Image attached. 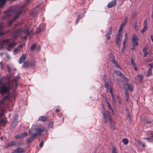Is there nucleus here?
Here are the masks:
<instances>
[{"label":"nucleus","mask_w":153,"mask_h":153,"mask_svg":"<svg viewBox=\"0 0 153 153\" xmlns=\"http://www.w3.org/2000/svg\"><path fill=\"white\" fill-rule=\"evenodd\" d=\"M20 8L18 6L11 7L9 10L6 11L3 17V19H8L9 17L15 15L14 17L7 24L8 26H10L13 22L22 13L20 11Z\"/></svg>","instance_id":"obj_1"},{"label":"nucleus","mask_w":153,"mask_h":153,"mask_svg":"<svg viewBox=\"0 0 153 153\" xmlns=\"http://www.w3.org/2000/svg\"><path fill=\"white\" fill-rule=\"evenodd\" d=\"M35 131L36 132L34 134H36V136H37V135H40L41 134V132H47L48 131V130L43 128H38L36 129L35 128H31L29 130V134H30L32 133H34Z\"/></svg>","instance_id":"obj_2"},{"label":"nucleus","mask_w":153,"mask_h":153,"mask_svg":"<svg viewBox=\"0 0 153 153\" xmlns=\"http://www.w3.org/2000/svg\"><path fill=\"white\" fill-rule=\"evenodd\" d=\"M10 88V85H2L0 87V92L2 94L9 93Z\"/></svg>","instance_id":"obj_3"},{"label":"nucleus","mask_w":153,"mask_h":153,"mask_svg":"<svg viewBox=\"0 0 153 153\" xmlns=\"http://www.w3.org/2000/svg\"><path fill=\"white\" fill-rule=\"evenodd\" d=\"M109 58L110 60L111 61L112 63L114 64L116 67L118 68L120 70H122V68L118 64L117 62L115 59V56L114 54L112 53H110L109 55Z\"/></svg>","instance_id":"obj_4"},{"label":"nucleus","mask_w":153,"mask_h":153,"mask_svg":"<svg viewBox=\"0 0 153 153\" xmlns=\"http://www.w3.org/2000/svg\"><path fill=\"white\" fill-rule=\"evenodd\" d=\"M147 19H146L144 21L143 24V27L141 31V33H143L145 32L148 29V26L147 22Z\"/></svg>","instance_id":"obj_5"},{"label":"nucleus","mask_w":153,"mask_h":153,"mask_svg":"<svg viewBox=\"0 0 153 153\" xmlns=\"http://www.w3.org/2000/svg\"><path fill=\"white\" fill-rule=\"evenodd\" d=\"M138 38L135 35H133L132 36L133 45L135 46L138 45L139 43L137 41Z\"/></svg>","instance_id":"obj_6"},{"label":"nucleus","mask_w":153,"mask_h":153,"mask_svg":"<svg viewBox=\"0 0 153 153\" xmlns=\"http://www.w3.org/2000/svg\"><path fill=\"white\" fill-rule=\"evenodd\" d=\"M25 150L24 149L20 148H18L16 149L13 150V153H22L24 152Z\"/></svg>","instance_id":"obj_7"},{"label":"nucleus","mask_w":153,"mask_h":153,"mask_svg":"<svg viewBox=\"0 0 153 153\" xmlns=\"http://www.w3.org/2000/svg\"><path fill=\"white\" fill-rule=\"evenodd\" d=\"M32 133L30 134H31V136L27 140V141L28 143H30L32 142L34 139L36 138L37 136H36V134H32Z\"/></svg>","instance_id":"obj_8"},{"label":"nucleus","mask_w":153,"mask_h":153,"mask_svg":"<svg viewBox=\"0 0 153 153\" xmlns=\"http://www.w3.org/2000/svg\"><path fill=\"white\" fill-rule=\"evenodd\" d=\"M29 28L28 26H26L25 27L22 28V31L25 33L27 36H28L30 34V32L29 31Z\"/></svg>","instance_id":"obj_9"},{"label":"nucleus","mask_w":153,"mask_h":153,"mask_svg":"<svg viewBox=\"0 0 153 153\" xmlns=\"http://www.w3.org/2000/svg\"><path fill=\"white\" fill-rule=\"evenodd\" d=\"M116 3V0H113L111 2L108 4L107 7L108 8H111L115 6Z\"/></svg>","instance_id":"obj_10"},{"label":"nucleus","mask_w":153,"mask_h":153,"mask_svg":"<svg viewBox=\"0 0 153 153\" xmlns=\"http://www.w3.org/2000/svg\"><path fill=\"white\" fill-rule=\"evenodd\" d=\"M16 44L15 42L10 43L7 46V50L9 51H11L12 48L15 47Z\"/></svg>","instance_id":"obj_11"},{"label":"nucleus","mask_w":153,"mask_h":153,"mask_svg":"<svg viewBox=\"0 0 153 153\" xmlns=\"http://www.w3.org/2000/svg\"><path fill=\"white\" fill-rule=\"evenodd\" d=\"M121 33H118L116 36V38L115 39V41L116 44L118 45H120V38Z\"/></svg>","instance_id":"obj_12"},{"label":"nucleus","mask_w":153,"mask_h":153,"mask_svg":"<svg viewBox=\"0 0 153 153\" xmlns=\"http://www.w3.org/2000/svg\"><path fill=\"white\" fill-rule=\"evenodd\" d=\"M45 27V25L44 24H41L39 27V28L37 30L36 33H39L43 30Z\"/></svg>","instance_id":"obj_13"},{"label":"nucleus","mask_w":153,"mask_h":153,"mask_svg":"<svg viewBox=\"0 0 153 153\" xmlns=\"http://www.w3.org/2000/svg\"><path fill=\"white\" fill-rule=\"evenodd\" d=\"M134 59L133 57L131 58V64L133 67L134 69L136 71L137 70V67L136 63L134 62Z\"/></svg>","instance_id":"obj_14"},{"label":"nucleus","mask_w":153,"mask_h":153,"mask_svg":"<svg viewBox=\"0 0 153 153\" xmlns=\"http://www.w3.org/2000/svg\"><path fill=\"white\" fill-rule=\"evenodd\" d=\"M102 113L103 114V117H108V113L110 114L109 112L107 111H105V108L103 106H102Z\"/></svg>","instance_id":"obj_15"},{"label":"nucleus","mask_w":153,"mask_h":153,"mask_svg":"<svg viewBox=\"0 0 153 153\" xmlns=\"http://www.w3.org/2000/svg\"><path fill=\"white\" fill-rule=\"evenodd\" d=\"M143 52L144 53V56L145 57H146L149 53L148 51H150L149 49L147 47H144L143 49Z\"/></svg>","instance_id":"obj_16"},{"label":"nucleus","mask_w":153,"mask_h":153,"mask_svg":"<svg viewBox=\"0 0 153 153\" xmlns=\"http://www.w3.org/2000/svg\"><path fill=\"white\" fill-rule=\"evenodd\" d=\"M16 145V142L13 141H12L10 143H8L7 145L5 146V148H8L11 147Z\"/></svg>","instance_id":"obj_17"},{"label":"nucleus","mask_w":153,"mask_h":153,"mask_svg":"<svg viewBox=\"0 0 153 153\" xmlns=\"http://www.w3.org/2000/svg\"><path fill=\"white\" fill-rule=\"evenodd\" d=\"M26 56L25 55L23 54L22 56H21L19 59V64H21L26 59Z\"/></svg>","instance_id":"obj_18"},{"label":"nucleus","mask_w":153,"mask_h":153,"mask_svg":"<svg viewBox=\"0 0 153 153\" xmlns=\"http://www.w3.org/2000/svg\"><path fill=\"white\" fill-rule=\"evenodd\" d=\"M124 92L126 101L128 102L129 100V95L128 90L127 89L125 90Z\"/></svg>","instance_id":"obj_19"},{"label":"nucleus","mask_w":153,"mask_h":153,"mask_svg":"<svg viewBox=\"0 0 153 153\" xmlns=\"http://www.w3.org/2000/svg\"><path fill=\"white\" fill-rule=\"evenodd\" d=\"M136 79L139 82H140L143 79V76L140 74L136 76Z\"/></svg>","instance_id":"obj_20"},{"label":"nucleus","mask_w":153,"mask_h":153,"mask_svg":"<svg viewBox=\"0 0 153 153\" xmlns=\"http://www.w3.org/2000/svg\"><path fill=\"white\" fill-rule=\"evenodd\" d=\"M38 120L43 122H45L47 121V118L45 116H41L39 118Z\"/></svg>","instance_id":"obj_21"},{"label":"nucleus","mask_w":153,"mask_h":153,"mask_svg":"<svg viewBox=\"0 0 153 153\" xmlns=\"http://www.w3.org/2000/svg\"><path fill=\"white\" fill-rule=\"evenodd\" d=\"M127 88L130 91H132L133 90V87L131 84H126Z\"/></svg>","instance_id":"obj_22"},{"label":"nucleus","mask_w":153,"mask_h":153,"mask_svg":"<svg viewBox=\"0 0 153 153\" xmlns=\"http://www.w3.org/2000/svg\"><path fill=\"white\" fill-rule=\"evenodd\" d=\"M128 21V18L127 17L125 18L124 19L122 22V23L121 24V25L124 27L126 25V22Z\"/></svg>","instance_id":"obj_23"},{"label":"nucleus","mask_w":153,"mask_h":153,"mask_svg":"<svg viewBox=\"0 0 153 153\" xmlns=\"http://www.w3.org/2000/svg\"><path fill=\"white\" fill-rule=\"evenodd\" d=\"M28 62L27 60L25 61L22 65L23 68H26L28 66Z\"/></svg>","instance_id":"obj_24"},{"label":"nucleus","mask_w":153,"mask_h":153,"mask_svg":"<svg viewBox=\"0 0 153 153\" xmlns=\"http://www.w3.org/2000/svg\"><path fill=\"white\" fill-rule=\"evenodd\" d=\"M105 103H106V104L108 105V106L109 108V109L111 111H113V109L111 106L110 105V103H109V102L107 100V99H106L105 101Z\"/></svg>","instance_id":"obj_25"},{"label":"nucleus","mask_w":153,"mask_h":153,"mask_svg":"<svg viewBox=\"0 0 153 153\" xmlns=\"http://www.w3.org/2000/svg\"><path fill=\"white\" fill-rule=\"evenodd\" d=\"M20 49L19 48H15L13 51V53L14 55L17 54L20 51Z\"/></svg>","instance_id":"obj_26"},{"label":"nucleus","mask_w":153,"mask_h":153,"mask_svg":"<svg viewBox=\"0 0 153 153\" xmlns=\"http://www.w3.org/2000/svg\"><path fill=\"white\" fill-rule=\"evenodd\" d=\"M18 115L17 114H15L13 117V121L17 122L18 120Z\"/></svg>","instance_id":"obj_27"},{"label":"nucleus","mask_w":153,"mask_h":153,"mask_svg":"<svg viewBox=\"0 0 153 153\" xmlns=\"http://www.w3.org/2000/svg\"><path fill=\"white\" fill-rule=\"evenodd\" d=\"M121 74L119 76L122 78L123 80H126V81H129V79L128 78H126L123 74L122 73L120 74Z\"/></svg>","instance_id":"obj_28"},{"label":"nucleus","mask_w":153,"mask_h":153,"mask_svg":"<svg viewBox=\"0 0 153 153\" xmlns=\"http://www.w3.org/2000/svg\"><path fill=\"white\" fill-rule=\"evenodd\" d=\"M128 40V39H124L122 51H123L125 48V44Z\"/></svg>","instance_id":"obj_29"},{"label":"nucleus","mask_w":153,"mask_h":153,"mask_svg":"<svg viewBox=\"0 0 153 153\" xmlns=\"http://www.w3.org/2000/svg\"><path fill=\"white\" fill-rule=\"evenodd\" d=\"M17 123V122H15L13 121V122L12 123L11 125L10 126V128H13L14 127H15Z\"/></svg>","instance_id":"obj_30"},{"label":"nucleus","mask_w":153,"mask_h":153,"mask_svg":"<svg viewBox=\"0 0 153 153\" xmlns=\"http://www.w3.org/2000/svg\"><path fill=\"white\" fill-rule=\"evenodd\" d=\"M108 118L109 119V122L110 123V124H111L113 123L112 122L113 120L111 118V115L110 114H108Z\"/></svg>","instance_id":"obj_31"},{"label":"nucleus","mask_w":153,"mask_h":153,"mask_svg":"<svg viewBox=\"0 0 153 153\" xmlns=\"http://www.w3.org/2000/svg\"><path fill=\"white\" fill-rule=\"evenodd\" d=\"M113 30L112 26H111L109 28L108 33H107L109 35H111L112 33V31Z\"/></svg>","instance_id":"obj_32"},{"label":"nucleus","mask_w":153,"mask_h":153,"mask_svg":"<svg viewBox=\"0 0 153 153\" xmlns=\"http://www.w3.org/2000/svg\"><path fill=\"white\" fill-rule=\"evenodd\" d=\"M10 97L9 94H7V95L4 96L2 98V101L3 102L5 101L7 99Z\"/></svg>","instance_id":"obj_33"},{"label":"nucleus","mask_w":153,"mask_h":153,"mask_svg":"<svg viewBox=\"0 0 153 153\" xmlns=\"http://www.w3.org/2000/svg\"><path fill=\"white\" fill-rule=\"evenodd\" d=\"M111 153H118L116 148L114 146L112 147V149L111 151Z\"/></svg>","instance_id":"obj_34"},{"label":"nucleus","mask_w":153,"mask_h":153,"mask_svg":"<svg viewBox=\"0 0 153 153\" xmlns=\"http://www.w3.org/2000/svg\"><path fill=\"white\" fill-rule=\"evenodd\" d=\"M111 35H109L107 33H106L105 35L106 37V41H108L110 40L111 39Z\"/></svg>","instance_id":"obj_35"},{"label":"nucleus","mask_w":153,"mask_h":153,"mask_svg":"<svg viewBox=\"0 0 153 153\" xmlns=\"http://www.w3.org/2000/svg\"><path fill=\"white\" fill-rule=\"evenodd\" d=\"M122 141L125 145H127L128 142V140L127 138L123 139Z\"/></svg>","instance_id":"obj_36"},{"label":"nucleus","mask_w":153,"mask_h":153,"mask_svg":"<svg viewBox=\"0 0 153 153\" xmlns=\"http://www.w3.org/2000/svg\"><path fill=\"white\" fill-rule=\"evenodd\" d=\"M36 47V44H33L30 48V51H33Z\"/></svg>","instance_id":"obj_37"},{"label":"nucleus","mask_w":153,"mask_h":153,"mask_svg":"<svg viewBox=\"0 0 153 153\" xmlns=\"http://www.w3.org/2000/svg\"><path fill=\"white\" fill-rule=\"evenodd\" d=\"M22 138H23L27 135L28 134L27 132H24L20 134Z\"/></svg>","instance_id":"obj_38"},{"label":"nucleus","mask_w":153,"mask_h":153,"mask_svg":"<svg viewBox=\"0 0 153 153\" xmlns=\"http://www.w3.org/2000/svg\"><path fill=\"white\" fill-rule=\"evenodd\" d=\"M109 92H110V93L111 94V97H112V100H113V101L114 102V101H115V98H114V95L113 94V92H112V90L111 89H110V90H109Z\"/></svg>","instance_id":"obj_39"},{"label":"nucleus","mask_w":153,"mask_h":153,"mask_svg":"<svg viewBox=\"0 0 153 153\" xmlns=\"http://www.w3.org/2000/svg\"><path fill=\"white\" fill-rule=\"evenodd\" d=\"M7 121L6 120L3 119H0V124L2 123L3 124H5L6 123Z\"/></svg>","instance_id":"obj_40"},{"label":"nucleus","mask_w":153,"mask_h":153,"mask_svg":"<svg viewBox=\"0 0 153 153\" xmlns=\"http://www.w3.org/2000/svg\"><path fill=\"white\" fill-rule=\"evenodd\" d=\"M114 73H115L117 75H118L119 76L121 74H120L122 73L120 71L116 70L114 71Z\"/></svg>","instance_id":"obj_41"},{"label":"nucleus","mask_w":153,"mask_h":153,"mask_svg":"<svg viewBox=\"0 0 153 153\" xmlns=\"http://www.w3.org/2000/svg\"><path fill=\"white\" fill-rule=\"evenodd\" d=\"M138 143L140 145H142L143 146V147H145V143H144L141 140H139Z\"/></svg>","instance_id":"obj_42"},{"label":"nucleus","mask_w":153,"mask_h":153,"mask_svg":"<svg viewBox=\"0 0 153 153\" xmlns=\"http://www.w3.org/2000/svg\"><path fill=\"white\" fill-rule=\"evenodd\" d=\"M53 123L52 122H50L48 124V126L49 128H53Z\"/></svg>","instance_id":"obj_43"},{"label":"nucleus","mask_w":153,"mask_h":153,"mask_svg":"<svg viewBox=\"0 0 153 153\" xmlns=\"http://www.w3.org/2000/svg\"><path fill=\"white\" fill-rule=\"evenodd\" d=\"M152 74L151 69L150 68L147 71V75L148 76H150Z\"/></svg>","instance_id":"obj_44"},{"label":"nucleus","mask_w":153,"mask_h":153,"mask_svg":"<svg viewBox=\"0 0 153 153\" xmlns=\"http://www.w3.org/2000/svg\"><path fill=\"white\" fill-rule=\"evenodd\" d=\"M7 68L8 72L10 73L11 72V68L8 65H7Z\"/></svg>","instance_id":"obj_45"},{"label":"nucleus","mask_w":153,"mask_h":153,"mask_svg":"<svg viewBox=\"0 0 153 153\" xmlns=\"http://www.w3.org/2000/svg\"><path fill=\"white\" fill-rule=\"evenodd\" d=\"M123 27L121 26V25H120V28H119V29L118 30V33H120V32L122 31V30L123 29Z\"/></svg>","instance_id":"obj_46"},{"label":"nucleus","mask_w":153,"mask_h":153,"mask_svg":"<svg viewBox=\"0 0 153 153\" xmlns=\"http://www.w3.org/2000/svg\"><path fill=\"white\" fill-rule=\"evenodd\" d=\"M108 118V117H103V121L105 123H107V119Z\"/></svg>","instance_id":"obj_47"},{"label":"nucleus","mask_w":153,"mask_h":153,"mask_svg":"<svg viewBox=\"0 0 153 153\" xmlns=\"http://www.w3.org/2000/svg\"><path fill=\"white\" fill-rule=\"evenodd\" d=\"M15 137L17 139L22 138L20 134H17L15 136Z\"/></svg>","instance_id":"obj_48"},{"label":"nucleus","mask_w":153,"mask_h":153,"mask_svg":"<svg viewBox=\"0 0 153 153\" xmlns=\"http://www.w3.org/2000/svg\"><path fill=\"white\" fill-rule=\"evenodd\" d=\"M105 84V88H107L108 87V82L107 81H104Z\"/></svg>","instance_id":"obj_49"},{"label":"nucleus","mask_w":153,"mask_h":153,"mask_svg":"<svg viewBox=\"0 0 153 153\" xmlns=\"http://www.w3.org/2000/svg\"><path fill=\"white\" fill-rule=\"evenodd\" d=\"M10 39H4L3 41V43H8L10 42Z\"/></svg>","instance_id":"obj_50"},{"label":"nucleus","mask_w":153,"mask_h":153,"mask_svg":"<svg viewBox=\"0 0 153 153\" xmlns=\"http://www.w3.org/2000/svg\"><path fill=\"white\" fill-rule=\"evenodd\" d=\"M133 27L136 31L138 30V27L137 25H134Z\"/></svg>","instance_id":"obj_51"},{"label":"nucleus","mask_w":153,"mask_h":153,"mask_svg":"<svg viewBox=\"0 0 153 153\" xmlns=\"http://www.w3.org/2000/svg\"><path fill=\"white\" fill-rule=\"evenodd\" d=\"M110 125L111 127V128L112 129L114 130H115L114 123L111 124Z\"/></svg>","instance_id":"obj_52"},{"label":"nucleus","mask_w":153,"mask_h":153,"mask_svg":"<svg viewBox=\"0 0 153 153\" xmlns=\"http://www.w3.org/2000/svg\"><path fill=\"white\" fill-rule=\"evenodd\" d=\"M44 144L43 140H42L39 144V146L40 148L42 147Z\"/></svg>","instance_id":"obj_53"},{"label":"nucleus","mask_w":153,"mask_h":153,"mask_svg":"<svg viewBox=\"0 0 153 153\" xmlns=\"http://www.w3.org/2000/svg\"><path fill=\"white\" fill-rule=\"evenodd\" d=\"M0 65L1 69L2 70H3L4 69V66L3 65L2 62H0Z\"/></svg>","instance_id":"obj_54"},{"label":"nucleus","mask_w":153,"mask_h":153,"mask_svg":"<svg viewBox=\"0 0 153 153\" xmlns=\"http://www.w3.org/2000/svg\"><path fill=\"white\" fill-rule=\"evenodd\" d=\"M25 45V43H22L19 45L18 48H22L23 46Z\"/></svg>","instance_id":"obj_55"},{"label":"nucleus","mask_w":153,"mask_h":153,"mask_svg":"<svg viewBox=\"0 0 153 153\" xmlns=\"http://www.w3.org/2000/svg\"><path fill=\"white\" fill-rule=\"evenodd\" d=\"M117 100H118V102L120 104L121 103V101L120 100V97H119L117 96Z\"/></svg>","instance_id":"obj_56"},{"label":"nucleus","mask_w":153,"mask_h":153,"mask_svg":"<svg viewBox=\"0 0 153 153\" xmlns=\"http://www.w3.org/2000/svg\"><path fill=\"white\" fill-rule=\"evenodd\" d=\"M107 77L104 74L103 76V80L104 81H106Z\"/></svg>","instance_id":"obj_57"},{"label":"nucleus","mask_w":153,"mask_h":153,"mask_svg":"<svg viewBox=\"0 0 153 153\" xmlns=\"http://www.w3.org/2000/svg\"><path fill=\"white\" fill-rule=\"evenodd\" d=\"M146 123H151V120L150 119H147L146 120Z\"/></svg>","instance_id":"obj_58"},{"label":"nucleus","mask_w":153,"mask_h":153,"mask_svg":"<svg viewBox=\"0 0 153 153\" xmlns=\"http://www.w3.org/2000/svg\"><path fill=\"white\" fill-rule=\"evenodd\" d=\"M4 34L3 32L2 31L1 28L0 27V35Z\"/></svg>","instance_id":"obj_59"},{"label":"nucleus","mask_w":153,"mask_h":153,"mask_svg":"<svg viewBox=\"0 0 153 153\" xmlns=\"http://www.w3.org/2000/svg\"><path fill=\"white\" fill-rule=\"evenodd\" d=\"M81 18V17L80 16V13H79L78 15H77V19H80Z\"/></svg>","instance_id":"obj_60"},{"label":"nucleus","mask_w":153,"mask_h":153,"mask_svg":"<svg viewBox=\"0 0 153 153\" xmlns=\"http://www.w3.org/2000/svg\"><path fill=\"white\" fill-rule=\"evenodd\" d=\"M124 39H128L127 34V33H125V34Z\"/></svg>","instance_id":"obj_61"},{"label":"nucleus","mask_w":153,"mask_h":153,"mask_svg":"<svg viewBox=\"0 0 153 153\" xmlns=\"http://www.w3.org/2000/svg\"><path fill=\"white\" fill-rule=\"evenodd\" d=\"M149 65L150 66L151 69V68H153V64L150 63V64H149Z\"/></svg>","instance_id":"obj_62"},{"label":"nucleus","mask_w":153,"mask_h":153,"mask_svg":"<svg viewBox=\"0 0 153 153\" xmlns=\"http://www.w3.org/2000/svg\"><path fill=\"white\" fill-rule=\"evenodd\" d=\"M151 17H152V18L153 19V4L152 5V10Z\"/></svg>","instance_id":"obj_63"},{"label":"nucleus","mask_w":153,"mask_h":153,"mask_svg":"<svg viewBox=\"0 0 153 153\" xmlns=\"http://www.w3.org/2000/svg\"><path fill=\"white\" fill-rule=\"evenodd\" d=\"M150 36L151 40H153V35H151Z\"/></svg>","instance_id":"obj_64"}]
</instances>
